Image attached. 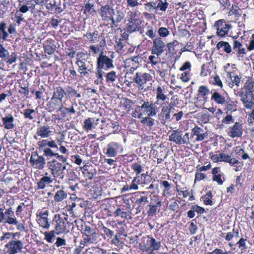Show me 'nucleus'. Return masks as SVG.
Returning <instances> with one entry per match:
<instances>
[{
    "label": "nucleus",
    "mask_w": 254,
    "mask_h": 254,
    "mask_svg": "<svg viewBox=\"0 0 254 254\" xmlns=\"http://www.w3.org/2000/svg\"><path fill=\"white\" fill-rule=\"evenodd\" d=\"M214 27L216 29L217 36L225 37L228 34L230 29L232 28V25L226 24L224 19H220L215 21Z\"/></svg>",
    "instance_id": "obj_8"
},
{
    "label": "nucleus",
    "mask_w": 254,
    "mask_h": 254,
    "mask_svg": "<svg viewBox=\"0 0 254 254\" xmlns=\"http://www.w3.org/2000/svg\"><path fill=\"white\" fill-rule=\"evenodd\" d=\"M145 34L151 39H153L155 37L156 30H153L152 27L148 26L147 27V31Z\"/></svg>",
    "instance_id": "obj_50"
},
{
    "label": "nucleus",
    "mask_w": 254,
    "mask_h": 254,
    "mask_svg": "<svg viewBox=\"0 0 254 254\" xmlns=\"http://www.w3.org/2000/svg\"><path fill=\"white\" fill-rule=\"evenodd\" d=\"M169 207V209L173 211H177L179 207L177 201H174L171 202Z\"/></svg>",
    "instance_id": "obj_64"
},
{
    "label": "nucleus",
    "mask_w": 254,
    "mask_h": 254,
    "mask_svg": "<svg viewBox=\"0 0 254 254\" xmlns=\"http://www.w3.org/2000/svg\"><path fill=\"white\" fill-rule=\"evenodd\" d=\"M0 59L8 64H12L16 62L17 54L12 52L9 55L8 50L4 48L2 44H0Z\"/></svg>",
    "instance_id": "obj_10"
},
{
    "label": "nucleus",
    "mask_w": 254,
    "mask_h": 254,
    "mask_svg": "<svg viewBox=\"0 0 254 254\" xmlns=\"http://www.w3.org/2000/svg\"><path fill=\"white\" fill-rule=\"evenodd\" d=\"M94 4L95 3L93 0H88L87 3L85 4L84 6L83 7L82 10H83V13L87 14V13H90L91 11L95 12V11L93 9Z\"/></svg>",
    "instance_id": "obj_33"
},
{
    "label": "nucleus",
    "mask_w": 254,
    "mask_h": 254,
    "mask_svg": "<svg viewBox=\"0 0 254 254\" xmlns=\"http://www.w3.org/2000/svg\"><path fill=\"white\" fill-rule=\"evenodd\" d=\"M230 157L229 155L221 153L219 154V162L223 161L228 163Z\"/></svg>",
    "instance_id": "obj_55"
},
{
    "label": "nucleus",
    "mask_w": 254,
    "mask_h": 254,
    "mask_svg": "<svg viewBox=\"0 0 254 254\" xmlns=\"http://www.w3.org/2000/svg\"><path fill=\"white\" fill-rule=\"evenodd\" d=\"M103 232L105 234V235L107 236L109 239L112 238V236L114 235V233L113 231L110 229L107 228L106 227H103Z\"/></svg>",
    "instance_id": "obj_61"
},
{
    "label": "nucleus",
    "mask_w": 254,
    "mask_h": 254,
    "mask_svg": "<svg viewBox=\"0 0 254 254\" xmlns=\"http://www.w3.org/2000/svg\"><path fill=\"white\" fill-rule=\"evenodd\" d=\"M125 16V13L122 10L117 8L116 9H114V15L112 16L111 20V24L113 25H115V27H117V24L121 22V21L124 19Z\"/></svg>",
    "instance_id": "obj_18"
},
{
    "label": "nucleus",
    "mask_w": 254,
    "mask_h": 254,
    "mask_svg": "<svg viewBox=\"0 0 254 254\" xmlns=\"http://www.w3.org/2000/svg\"><path fill=\"white\" fill-rule=\"evenodd\" d=\"M132 169L136 172V174H139L142 171V167L138 163H133L131 165Z\"/></svg>",
    "instance_id": "obj_51"
},
{
    "label": "nucleus",
    "mask_w": 254,
    "mask_h": 254,
    "mask_svg": "<svg viewBox=\"0 0 254 254\" xmlns=\"http://www.w3.org/2000/svg\"><path fill=\"white\" fill-rule=\"evenodd\" d=\"M119 149V144L115 142H112L107 145L106 154L109 157H114L117 155V151Z\"/></svg>",
    "instance_id": "obj_20"
},
{
    "label": "nucleus",
    "mask_w": 254,
    "mask_h": 254,
    "mask_svg": "<svg viewBox=\"0 0 254 254\" xmlns=\"http://www.w3.org/2000/svg\"><path fill=\"white\" fill-rule=\"evenodd\" d=\"M4 223H7L9 225H17L18 224V221L13 215H9L5 217Z\"/></svg>",
    "instance_id": "obj_44"
},
{
    "label": "nucleus",
    "mask_w": 254,
    "mask_h": 254,
    "mask_svg": "<svg viewBox=\"0 0 254 254\" xmlns=\"http://www.w3.org/2000/svg\"><path fill=\"white\" fill-rule=\"evenodd\" d=\"M67 196L66 192L63 190H58L54 197V200L56 202H60L65 199Z\"/></svg>",
    "instance_id": "obj_35"
},
{
    "label": "nucleus",
    "mask_w": 254,
    "mask_h": 254,
    "mask_svg": "<svg viewBox=\"0 0 254 254\" xmlns=\"http://www.w3.org/2000/svg\"><path fill=\"white\" fill-rule=\"evenodd\" d=\"M34 112L35 110L34 109H25L23 112L24 117L25 119H28L29 120H32L34 118V117L32 115V114Z\"/></svg>",
    "instance_id": "obj_43"
},
{
    "label": "nucleus",
    "mask_w": 254,
    "mask_h": 254,
    "mask_svg": "<svg viewBox=\"0 0 254 254\" xmlns=\"http://www.w3.org/2000/svg\"><path fill=\"white\" fill-rule=\"evenodd\" d=\"M84 36L91 43H95L98 41L100 38L97 31H94L93 32H87Z\"/></svg>",
    "instance_id": "obj_29"
},
{
    "label": "nucleus",
    "mask_w": 254,
    "mask_h": 254,
    "mask_svg": "<svg viewBox=\"0 0 254 254\" xmlns=\"http://www.w3.org/2000/svg\"><path fill=\"white\" fill-rule=\"evenodd\" d=\"M103 72L101 69H97L96 74L97 76V78L95 80V83L99 84L102 83L103 81Z\"/></svg>",
    "instance_id": "obj_52"
},
{
    "label": "nucleus",
    "mask_w": 254,
    "mask_h": 254,
    "mask_svg": "<svg viewBox=\"0 0 254 254\" xmlns=\"http://www.w3.org/2000/svg\"><path fill=\"white\" fill-rule=\"evenodd\" d=\"M108 127L109 128H112L113 130L111 133H115L119 130V124L117 122H110L109 124H107Z\"/></svg>",
    "instance_id": "obj_45"
},
{
    "label": "nucleus",
    "mask_w": 254,
    "mask_h": 254,
    "mask_svg": "<svg viewBox=\"0 0 254 254\" xmlns=\"http://www.w3.org/2000/svg\"><path fill=\"white\" fill-rule=\"evenodd\" d=\"M141 29V21H134L133 22H128L126 25L125 30L129 34L137 32Z\"/></svg>",
    "instance_id": "obj_21"
},
{
    "label": "nucleus",
    "mask_w": 254,
    "mask_h": 254,
    "mask_svg": "<svg viewBox=\"0 0 254 254\" xmlns=\"http://www.w3.org/2000/svg\"><path fill=\"white\" fill-rule=\"evenodd\" d=\"M192 131L194 135L197 136L195 140L197 141H202L208 135L207 132L203 133V129L198 127H195L192 129Z\"/></svg>",
    "instance_id": "obj_24"
},
{
    "label": "nucleus",
    "mask_w": 254,
    "mask_h": 254,
    "mask_svg": "<svg viewBox=\"0 0 254 254\" xmlns=\"http://www.w3.org/2000/svg\"><path fill=\"white\" fill-rule=\"evenodd\" d=\"M6 24L4 22L0 23V40L2 39L3 40H6L8 36V33L5 31Z\"/></svg>",
    "instance_id": "obj_37"
},
{
    "label": "nucleus",
    "mask_w": 254,
    "mask_h": 254,
    "mask_svg": "<svg viewBox=\"0 0 254 254\" xmlns=\"http://www.w3.org/2000/svg\"><path fill=\"white\" fill-rule=\"evenodd\" d=\"M23 247V242L15 239L9 241L5 246V248L7 250L8 254H16L20 253Z\"/></svg>",
    "instance_id": "obj_9"
},
{
    "label": "nucleus",
    "mask_w": 254,
    "mask_h": 254,
    "mask_svg": "<svg viewBox=\"0 0 254 254\" xmlns=\"http://www.w3.org/2000/svg\"><path fill=\"white\" fill-rule=\"evenodd\" d=\"M52 221L55 224V230L57 232V235L68 233L70 226L72 224V223L68 221V215L64 214L63 215L55 214Z\"/></svg>",
    "instance_id": "obj_1"
},
{
    "label": "nucleus",
    "mask_w": 254,
    "mask_h": 254,
    "mask_svg": "<svg viewBox=\"0 0 254 254\" xmlns=\"http://www.w3.org/2000/svg\"><path fill=\"white\" fill-rule=\"evenodd\" d=\"M242 125L239 123L236 122L234 125L230 127L229 136L232 138L240 137L243 134Z\"/></svg>",
    "instance_id": "obj_15"
},
{
    "label": "nucleus",
    "mask_w": 254,
    "mask_h": 254,
    "mask_svg": "<svg viewBox=\"0 0 254 254\" xmlns=\"http://www.w3.org/2000/svg\"><path fill=\"white\" fill-rule=\"evenodd\" d=\"M127 5L130 7H135L139 4L137 0H126Z\"/></svg>",
    "instance_id": "obj_60"
},
{
    "label": "nucleus",
    "mask_w": 254,
    "mask_h": 254,
    "mask_svg": "<svg viewBox=\"0 0 254 254\" xmlns=\"http://www.w3.org/2000/svg\"><path fill=\"white\" fill-rule=\"evenodd\" d=\"M30 163L34 168L42 170L46 165V160L43 156H39L35 153L31 156Z\"/></svg>",
    "instance_id": "obj_13"
},
{
    "label": "nucleus",
    "mask_w": 254,
    "mask_h": 254,
    "mask_svg": "<svg viewBox=\"0 0 254 254\" xmlns=\"http://www.w3.org/2000/svg\"><path fill=\"white\" fill-rule=\"evenodd\" d=\"M159 35L161 37H166L169 35L170 32L166 27H160L158 30Z\"/></svg>",
    "instance_id": "obj_47"
},
{
    "label": "nucleus",
    "mask_w": 254,
    "mask_h": 254,
    "mask_svg": "<svg viewBox=\"0 0 254 254\" xmlns=\"http://www.w3.org/2000/svg\"><path fill=\"white\" fill-rule=\"evenodd\" d=\"M51 132L52 131L50 130V127L48 126H43L40 127L37 129V131L38 135L42 138L48 137Z\"/></svg>",
    "instance_id": "obj_26"
},
{
    "label": "nucleus",
    "mask_w": 254,
    "mask_h": 254,
    "mask_svg": "<svg viewBox=\"0 0 254 254\" xmlns=\"http://www.w3.org/2000/svg\"><path fill=\"white\" fill-rule=\"evenodd\" d=\"M156 104L150 103L149 102V110L147 111V114L149 116H154L156 115L157 112V108Z\"/></svg>",
    "instance_id": "obj_40"
},
{
    "label": "nucleus",
    "mask_w": 254,
    "mask_h": 254,
    "mask_svg": "<svg viewBox=\"0 0 254 254\" xmlns=\"http://www.w3.org/2000/svg\"><path fill=\"white\" fill-rule=\"evenodd\" d=\"M49 215V211L47 210H44L43 209L36 213V216L39 218H48Z\"/></svg>",
    "instance_id": "obj_54"
},
{
    "label": "nucleus",
    "mask_w": 254,
    "mask_h": 254,
    "mask_svg": "<svg viewBox=\"0 0 254 254\" xmlns=\"http://www.w3.org/2000/svg\"><path fill=\"white\" fill-rule=\"evenodd\" d=\"M165 44L161 37L155 38L153 41V46L151 49V53L159 56L164 51Z\"/></svg>",
    "instance_id": "obj_12"
},
{
    "label": "nucleus",
    "mask_w": 254,
    "mask_h": 254,
    "mask_svg": "<svg viewBox=\"0 0 254 254\" xmlns=\"http://www.w3.org/2000/svg\"><path fill=\"white\" fill-rule=\"evenodd\" d=\"M172 108L173 106L171 104H170L169 106H164L162 107L161 112V115L162 117L165 118V120H162L161 122L162 124H165V120L171 121L172 120L171 118L170 113Z\"/></svg>",
    "instance_id": "obj_23"
},
{
    "label": "nucleus",
    "mask_w": 254,
    "mask_h": 254,
    "mask_svg": "<svg viewBox=\"0 0 254 254\" xmlns=\"http://www.w3.org/2000/svg\"><path fill=\"white\" fill-rule=\"evenodd\" d=\"M83 174L84 176L86 177H87L89 180H92L94 176L96 174V171L95 169L94 170H89L86 168V166H84L83 167Z\"/></svg>",
    "instance_id": "obj_34"
},
{
    "label": "nucleus",
    "mask_w": 254,
    "mask_h": 254,
    "mask_svg": "<svg viewBox=\"0 0 254 254\" xmlns=\"http://www.w3.org/2000/svg\"><path fill=\"white\" fill-rule=\"evenodd\" d=\"M198 93L201 96H204L208 95L210 93V91L206 86L201 85L199 87Z\"/></svg>",
    "instance_id": "obj_48"
},
{
    "label": "nucleus",
    "mask_w": 254,
    "mask_h": 254,
    "mask_svg": "<svg viewBox=\"0 0 254 254\" xmlns=\"http://www.w3.org/2000/svg\"><path fill=\"white\" fill-rule=\"evenodd\" d=\"M216 48L217 50L223 48V51L227 54L230 53L232 51L231 46L227 42H219L216 45Z\"/></svg>",
    "instance_id": "obj_30"
},
{
    "label": "nucleus",
    "mask_w": 254,
    "mask_h": 254,
    "mask_svg": "<svg viewBox=\"0 0 254 254\" xmlns=\"http://www.w3.org/2000/svg\"><path fill=\"white\" fill-rule=\"evenodd\" d=\"M107 81L114 82L117 78L116 73L114 71H112L107 73L106 75Z\"/></svg>",
    "instance_id": "obj_46"
},
{
    "label": "nucleus",
    "mask_w": 254,
    "mask_h": 254,
    "mask_svg": "<svg viewBox=\"0 0 254 254\" xmlns=\"http://www.w3.org/2000/svg\"><path fill=\"white\" fill-rule=\"evenodd\" d=\"M52 182V180L50 177L44 176L37 183L38 189H43L45 188L46 185L51 184Z\"/></svg>",
    "instance_id": "obj_31"
},
{
    "label": "nucleus",
    "mask_w": 254,
    "mask_h": 254,
    "mask_svg": "<svg viewBox=\"0 0 254 254\" xmlns=\"http://www.w3.org/2000/svg\"><path fill=\"white\" fill-rule=\"evenodd\" d=\"M237 95L241 97V100L243 102L245 107L251 109L254 104V93H245L243 90L238 92Z\"/></svg>",
    "instance_id": "obj_11"
},
{
    "label": "nucleus",
    "mask_w": 254,
    "mask_h": 254,
    "mask_svg": "<svg viewBox=\"0 0 254 254\" xmlns=\"http://www.w3.org/2000/svg\"><path fill=\"white\" fill-rule=\"evenodd\" d=\"M211 93L212 95L211 99L214 100L216 103L223 104L226 102L225 97L221 95L219 92L215 91L213 93L211 92Z\"/></svg>",
    "instance_id": "obj_28"
},
{
    "label": "nucleus",
    "mask_w": 254,
    "mask_h": 254,
    "mask_svg": "<svg viewBox=\"0 0 254 254\" xmlns=\"http://www.w3.org/2000/svg\"><path fill=\"white\" fill-rule=\"evenodd\" d=\"M157 57L154 56H150L148 58V60H149L150 63L152 65H156L160 61V59L159 57Z\"/></svg>",
    "instance_id": "obj_57"
},
{
    "label": "nucleus",
    "mask_w": 254,
    "mask_h": 254,
    "mask_svg": "<svg viewBox=\"0 0 254 254\" xmlns=\"http://www.w3.org/2000/svg\"><path fill=\"white\" fill-rule=\"evenodd\" d=\"M84 56L82 53L77 55L76 64L81 77H88L90 74L94 72V66L91 61H87L83 58Z\"/></svg>",
    "instance_id": "obj_2"
},
{
    "label": "nucleus",
    "mask_w": 254,
    "mask_h": 254,
    "mask_svg": "<svg viewBox=\"0 0 254 254\" xmlns=\"http://www.w3.org/2000/svg\"><path fill=\"white\" fill-rule=\"evenodd\" d=\"M128 18L127 21L133 22L134 21H140L139 19L136 18L137 13L135 11H129L128 12Z\"/></svg>",
    "instance_id": "obj_49"
},
{
    "label": "nucleus",
    "mask_w": 254,
    "mask_h": 254,
    "mask_svg": "<svg viewBox=\"0 0 254 254\" xmlns=\"http://www.w3.org/2000/svg\"><path fill=\"white\" fill-rule=\"evenodd\" d=\"M65 94L64 90L62 87H59L55 89L52 97L62 101V99Z\"/></svg>",
    "instance_id": "obj_32"
},
{
    "label": "nucleus",
    "mask_w": 254,
    "mask_h": 254,
    "mask_svg": "<svg viewBox=\"0 0 254 254\" xmlns=\"http://www.w3.org/2000/svg\"><path fill=\"white\" fill-rule=\"evenodd\" d=\"M148 238H150V240L147 241V244L149 245V246H144L142 249L143 251L149 252L150 250H158L161 247L160 242H157L154 238L149 237V236Z\"/></svg>",
    "instance_id": "obj_19"
},
{
    "label": "nucleus",
    "mask_w": 254,
    "mask_h": 254,
    "mask_svg": "<svg viewBox=\"0 0 254 254\" xmlns=\"http://www.w3.org/2000/svg\"><path fill=\"white\" fill-rule=\"evenodd\" d=\"M29 10V7L27 5V4H23L21 5L19 4V7L18 10L17 11H18L19 13H25L28 12Z\"/></svg>",
    "instance_id": "obj_56"
},
{
    "label": "nucleus",
    "mask_w": 254,
    "mask_h": 254,
    "mask_svg": "<svg viewBox=\"0 0 254 254\" xmlns=\"http://www.w3.org/2000/svg\"><path fill=\"white\" fill-rule=\"evenodd\" d=\"M45 239L49 243L53 242V239L57 235V232L54 230L50 232H45L44 233Z\"/></svg>",
    "instance_id": "obj_39"
},
{
    "label": "nucleus",
    "mask_w": 254,
    "mask_h": 254,
    "mask_svg": "<svg viewBox=\"0 0 254 254\" xmlns=\"http://www.w3.org/2000/svg\"><path fill=\"white\" fill-rule=\"evenodd\" d=\"M97 68L101 70L104 67H105L106 70L114 67L113 60L106 55H104L103 52H101L97 59Z\"/></svg>",
    "instance_id": "obj_7"
},
{
    "label": "nucleus",
    "mask_w": 254,
    "mask_h": 254,
    "mask_svg": "<svg viewBox=\"0 0 254 254\" xmlns=\"http://www.w3.org/2000/svg\"><path fill=\"white\" fill-rule=\"evenodd\" d=\"M136 202L138 204L139 206L141 204H144L148 202V197L147 196L141 195L136 200Z\"/></svg>",
    "instance_id": "obj_53"
},
{
    "label": "nucleus",
    "mask_w": 254,
    "mask_h": 254,
    "mask_svg": "<svg viewBox=\"0 0 254 254\" xmlns=\"http://www.w3.org/2000/svg\"><path fill=\"white\" fill-rule=\"evenodd\" d=\"M197 226L193 222H190L189 229L190 234H194L197 230Z\"/></svg>",
    "instance_id": "obj_58"
},
{
    "label": "nucleus",
    "mask_w": 254,
    "mask_h": 254,
    "mask_svg": "<svg viewBox=\"0 0 254 254\" xmlns=\"http://www.w3.org/2000/svg\"><path fill=\"white\" fill-rule=\"evenodd\" d=\"M39 224L41 227L45 229L48 230L50 228V224L48 218H39Z\"/></svg>",
    "instance_id": "obj_41"
},
{
    "label": "nucleus",
    "mask_w": 254,
    "mask_h": 254,
    "mask_svg": "<svg viewBox=\"0 0 254 254\" xmlns=\"http://www.w3.org/2000/svg\"><path fill=\"white\" fill-rule=\"evenodd\" d=\"M151 78L150 74L147 73L137 72L133 81L138 85V89L142 90L144 88V84L147 81H149Z\"/></svg>",
    "instance_id": "obj_14"
},
{
    "label": "nucleus",
    "mask_w": 254,
    "mask_h": 254,
    "mask_svg": "<svg viewBox=\"0 0 254 254\" xmlns=\"http://www.w3.org/2000/svg\"><path fill=\"white\" fill-rule=\"evenodd\" d=\"M48 111L52 112L55 110L63 111V105L61 101L52 98L50 102L47 104Z\"/></svg>",
    "instance_id": "obj_16"
},
{
    "label": "nucleus",
    "mask_w": 254,
    "mask_h": 254,
    "mask_svg": "<svg viewBox=\"0 0 254 254\" xmlns=\"http://www.w3.org/2000/svg\"><path fill=\"white\" fill-rule=\"evenodd\" d=\"M14 20V21L18 25H20L22 21H25V19L23 16V14L21 13L16 11L14 15V17L12 18Z\"/></svg>",
    "instance_id": "obj_42"
},
{
    "label": "nucleus",
    "mask_w": 254,
    "mask_h": 254,
    "mask_svg": "<svg viewBox=\"0 0 254 254\" xmlns=\"http://www.w3.org/2000/svg\"><path fill=\"white\" fill-rule=\"evenodd\" d=\"M234 122V119L231 115H227L222 120V123L225 124H229Z\"/></svg>",
    "instance_id": "obj_62"
},
{
    "label": "nucleus",
    "mask_w": 254,
    "mask_h": 254,
    "mask_svg": "<svg viewBox=\"0 0 254 254\" xmlns=\"http://www.w3.org/2000/svg\"><path fill=\"white\" fill-rule=\"evenodd\" d=\"M150 117L148 116L147 117L142 118L140 121L141 123L149 127H152L154 124V120L150 118Z\"/></svg>",
    "instance_id": "obj_38"
},
{
    "label": "nucleus",
    "mask_w": 254,
    "mask_h": 254,
    "mask_svg": "<svg viewBox=\"0 0 254 254\" xmlns=\"http://www.w3.org/2000/svg\"><path fill=\"white\" fill-rule=\"evenodd\" d=\"M49 169L51 172V174L55 178L60 177L63 179L64 178V171L66 166L54 159L48 162Z\"/></svg>",
    "instance_id": "obj_3"
},
{
    "label": "nucleus",
    "mask_w": 254,
    "mask_h": 254,
    "mask_svg": "<svg viewBox=\"0 0 254 254\" xmlns=\"http://www.w3.org/2000/svg\"><path fill=\"white\" fill-rule=\"evenodd\" d=\"M98 13L102 21L109 22L114 15V8L109 4L101 5L98 10Z\"/></svg>",
    "instance_id": "obj_6"
},
{
    "label": "nucleus",
    "mask_w": 254,
    "mask_h": 254,
    "mask_svg": "<svg viewBox=\"0 0 254 254\" xmlns=\"http://www.w3.org/2000/svg\"><path fill=\"white\" fill-rule=\"evenodd\" d=\"M94 122V119L93 118H88L84 121L83 128L86 130H91L94 127L93 123Z\"/></svg>",
    "instance_id": "obj_36"
},
{
    "label": "nucleus",
    "mask_w": 254,
    "mask_h": 254,
    "mask_svg": "<svg viewBox=\"0 0 254 254\" xmlns=\"http://www.w3.org/2000/svg\"><path fill=\"white\" fill-rule=\"evenodd\" d=\"M83 238L84 244H97L98 242V234L94 228L89 226H85L83 230Z\"/></svg>",
    "instance_id": "obj_5"
},
{
    "label": "nucleus",
    "mask_w": 254,
    "mask_h": 254,
    "mask_svg": "<svg viewBox=\"0 0 254 254\" xmlns=\"http://www.w3.org/2000/svg\"><path fill=\"white\" fill-rule=\"evenodd\" d=\"M169 140L175 142L177 144H188L190 143L189 133H186L182 136V132L178 129L173 130L169 136Z\"/></svg>",
    "instance_id": "obj_4"
},
{
    "label": "nucleus",
    "mask_w": 254,
    "mask_h": 254,
    "mask_svg": "<svg viewBox=\"0 0 254 254\" xmlns=\"http://www.w3.org/2000/svg\"><path fill=\"white\" fill-rule=\"evenodd\" d=\"M156 101L155 104L158 105L162 106L164 102L168 99L167 95L165 94L162 87L160 86H158L156 88Z\"/></svg>",
    "instance_id": "obj_17"
},
{
    "label": "nucleus",
    "mask_w": 254,
    "mask_h": 254,
    "mask_svg": "<svg viewBox=\"0 0 254 254\" xmlns=\"http://www.w3.org/2000/svg\"><path fill=\"white\" fill-rule=\"evenodd\" d=\"M57 247H61L63 246H64L66 245V242L65 239L62 238L61 237H58L57 239V241L55 243Z\"/></svg>",
    "instance_id": "obj_63"
},
{
    "label": "nucleus",
    "mask_w": 254,
    "mask_h": 254,
    "mask_svg": "<svg viewBox=\"0 0 254 254\" xmlns=\"http://www.w3.org/2000/svg\"><path fill=\"white\" fill-rule=\"evenodd\" d=\"M254 81L252 78H249L245 83L243 89H245V93H254Z\"/></svg>",
    "instance_id": "obj_27"
},
{
    "label": "nucleus",
    "mask_w": 254,
    "mask_h": 254,
    "mask_svg": "<svg viewBox=\"0 0 254 254\" xmlns=\"http://www.w3.org/2000/svg\"><path fill=\"white\" fill-rule=\"evenodd\" d=\"M181 79L183 82H186L190 80V72L189 71H185L182 73Z\"/></svg>",
    "instance_id": "obj_59"
},
{
    "label": "nucleus",
    "mask_w": 254,
    "mask_h": 254,
    "mask_svg": "<svg viewBox=\"0 0 254 254\" xmlns=\"http://www.w3.org/2000/svg\"><path fill=\"white\" fill-rule=\"evenodd\" d=\"M43 47L44 52L49 55L54 53L56 47L54 41L51 39H49L44 42Z\"/></svg>",
    "instance_id": "obj_22"
},
{
    "label": "nucleus",
    "mask_w": 254,
    "mask_h": 254,
    "mask_svg": "<svg viewBox=\"0 0 254 254\" xmlns=\"http://www.w3.org/2000/svg\"><path fill=\"white\" fill-rule=\"evenodd\" d=\"M2 121L5 129H10L14 128V118L11 115L9 114L4 117H3L2 118Z\"/></svg>",
    "instance_id": "obj_25"
}]
</instances>
